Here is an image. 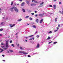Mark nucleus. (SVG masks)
<instances>
[{
    "instance_id": "3",
    "label": "nucleus",
    "mask_w": 63,
    "mask_h": 63,
    "mask_svg": "<svg viewBox=\"0 0 63 63\" xmlns=\"http://www.w3.org/2000/svg\"><path fill=\"white\" fill-rule=\"evenodd\" d=\"M19 53H23V54H24L25 55L27 54L28 53L25 52L23 51H19Z\"/></svg>"
},
{
    "instance_id": "22",
    "label": "nucleus",
    "mask_w": 63,
    "mask_h": 63,
    "mask_svg": "<svg viewBox=\"0 0 63 63\" xmlns=\"http://www.w3.org/2000/svg\"><path fill=\"white\" fill-rule=\"evenodd\" d=\"M50 39V37L49 36H48V38H47V40H49Z\"/></svg>"
},
{
    "instance_id": "60",
    "label": "nucleus",
    "mask_w": 63,
    "mask_h": 63,
    "mask_svg": "<svg viewBox=\"0 0 63 63\" xmlns=\"http://www.w3.org/2000/svg\"><path fill=\"white\" fill-rule=\"evenodd\" d=\"M2 36V34H0V36Z\"/></svg>"
},
{
    "instance_id": "37",
    "label": "nucleus",
    "mask_w": 63,
    "mask_h": 63,
    "mask_svg": "<svg viewBox=\"0 0 63 63\" xmlns=\"http://www.w3.org/2000/svg\"><path fill=\"white\" fill-rule=\"evenodd\" d=\"M38 15L37 14H36V15H35V17H37V16H38Z\"/></svg>"
},
{
    "instance_id": "58",
    "label": "nucleus",
    "mask_w": 63,
    "mask_h": 63,
    "mask_svg": "<svg viewBox=\"0 0 63 63\" xmlns=\"http://www.w3.org/2000/svg\"><path fill=\"white\" fill-rule=\"evenodd\" d=\"M32 39L34 40V37H33L32 38Z\"/></svg>"
},
{
    "instance_id": "54",
    "label": "nucleus",
    "mask_w": 63,
    "mask_h": 63,
    "mask_svg": "<svg viewBox=\"0 0 63 63\" xmlns=\"http://www.w3.org/2000/svg\"><path fill=\"white\" fill-rule=\"evenodd\" d=\"M34 12H35V13H36L37 11H35Z\"/></svg>"
},
{
    "instance_id": "43",
    "label": "nucleus",
    "mask_w": 63,
    "mask_h": 63,
    "mask_svg": "<svg viewBox=\"0 0 63 63\" xmlns=\"http://www.w3.org/2000/svg\"><path fill=\"white\" fill-rule=\"evenodd\" d=\"M32 15H34V14L33 13H32V14H31Z\"/></svg>"
},
{
    "instance_id": "64",
    "label": "nucleus",
    "mask_w": 63,
    "mask_h": 63,
    "mask_svg": "<svg viewBox=\"0 0 63 63\" xmlns=\"http://www.w3.org/2000/svg\"><path fill=\"white\" fill-rule=\"evenodd\" d=\"M5 18V17H4L3 18V19H4Z\"/></svg>"
},
{
    "instance_id": "20",
    "label": "nucleus",
    "mask_w": 63,
    "mask_h": 63,
    "mask_svg": "<svg viewBox=\"0 0 63 63\" xmlns=\"http://www.w3.org/2000/svg\"><path fill=\"white\" fill-rule=\"evenodd\" d=\"M54 9H56V5H54Z\"/></svg>"
},
{
    "instance_id": "55",
    "label": "nucleus",
    "mask_w": 63,
    "mask_h": 63,
    "mask_svg": "<svg viewBox=\"0 0 63 63\" xmlns=\"http://www.w3.org/2000/svg\"><path fill=\"white\" fill-rule=\"evenodd\" d=\"M4 56H5L4 55H2V56H3V57H4Z\"/></svg>"
},
{
    "instance_id": "11",
    "label": "nucleus",
    "mask_w": 63,
    "mask_h": 63,
    "mask_svg": "<svg viewBox=\"0 0 63 63\" xmlns=\"http://www.w3.org/2000/svg\"><path fill=\"white\" fill-rule=\"evenodd\" d=\"M24 2H23L21 5V6H24Z\"/></svg>"
},
{
    "instance_id": "32",
    "label": "nucleus",
    "mask_w": 63,
    "mask_h": 63,
    "mask_svg": "<svg viewBox=\"0 0 63 63\" xmlns=\"http://www.w3.org/2000/svg\"><path fill=\"white\" fill-rule=\"evenodd\" d=\"M44 4V2H41V3H40V5H43V4Z\"/></svg>"
},
{
    "instance_id": "50",
    "label": "nucleus",
    "mask_w": 63,
    "mask_h": 63,
    "mask_svg": "<svg viewBox=\"0 0 63 63\" xmlns=\"http://www.w3.org/2000/svg\"><path fill=\"white\" fill-rule=\"evenodd\" d=\"M57 0H53V1H54V2H55V1H56Z\"/></svg>"
},
{
    "instance_id": "21",
    "label": "nucleus",
    "mask_w": 63,
    "mask_h": 63,
    "mask_svg": "<svg viewBox=\"0 0 63 63\" xmlns=\"http://www.w3.org/2000/svg\"><path fill=\"white\" fill-rule=\"evenodd\" d=\"M57 18H55V21H56H56H57Z\"/></svg>"
},
{
    "instance_id": "41",
    "label": "nucleus",
    "mask_w": 63,
    "mask_h": 63,
    "mask_svg": "<svg viewBox=\"0 0 63 63\" xmlns=\"http://www.w3.org/2000/svg\"><path fill=\"white\" fill-rule=\"evenodd\" d=\"M49 7H52V5H49Z\"/></svg>"
},
{
    "instance_id": "47",
    "label": "nucleus",
    "mask_w": 63,
    "mask_h": 63,
    "mask_svg": "<svg viewBox=\"0 0 63 63\" xmlns=\"http://www.w3.org/2000/svg\"><path fill=\"white\" fill-rule=\"evenodd\" d=\"M59 4H61V2H59Z\"/></svg>"
},
{
    "instance_id": "56",
    "label": "nucleus",
    "mask_w": 63,
    "mask_h": 63,
    "mask_svg": "<svg viewBox=\"0 0 63 63\" xmlns=\"http://www.w3.org/2000/svg\"><path fill=\"white\" fill-rule=\"evenodd\" d=\"M19 1H22V0H19Z\"/></svg>"
},
{
    "instance_id": "8",
    "label": "nucleus",
    "mask_w": 63,
    "mask_h": 63,
    "mask_svg": "<svg viewBox=\"0 0 63 63\" xmlns=\"http://www.w3.org/2000/svg\"><path fill=\"white\" fill-rule=\"evenodd\" d=\"M39 47H40V44H39L38 43L36 46V47L37 48H39Z\"/></svg>"
},
{
    "instance_id": "38",
    "label": "nucleus",
    "mask_w": 63,
    "mask_h": 63,
    "mask_svg": "<svg viewBox=\"0 0 63 63\" xmlns=\"http://www.w3.org/2000/svg\"><path fill=\"white\" fill-rule=\"evenodd\" d=\"M12 40H10V43H12Z\"/></svg>"
},
{
    "instance_id": "30",
    "label": "nucleus",
    "mask_w": 63,
    "mask_h": 63,
    "mask_svg": "<svg viewBox=\"0 0 63 63\" xmlns=\"http://www.w3.org/2000/svg\"><path fill=\"white\" fill-rule=\"evenodd\" d=\"M39 37H40V35H38L36 36V37H37V38H39Z\"/></svg>"
},
{
    "instance_id": "52",
    "label": "nucleus",
    "mask_w": 63,
    "mask_h": 63,
    "mask_svg": "<svg viewBox=\"0 0 63 63\" xmlns=\"http://www.w3.org/2000/svg\"><path fill=\"white\" fill-rule=\"evenodd\" d=\"M20 48L21 49H22V48L21 47H20Z\"/></svg>"
},
{
    "instance_id": "61",
    "label": "nucleus",
    "mask_w": 63,
    "mask_h": 63,
    "mask_svg": "<svg viewBox=\"0 0 63 63\" xmlns=\"http://www.w3.org/2000/svg\"><path fill=\"white\" fill-rule=\"evenodd\" d=\"M27 25H29V24H27Z\"/></svg>"
},
{
    "instance_id": "4",
    "label": "nucleus",
    "mask_w": 63,
    "mask_h": 63,
    "mask_svg": "<svg viewBox=\"0 0 63 63\" xmlns=\"http://www.w3.org/2000/svg\"><path fill=\"white\" fill-rule=\"evenodd\" d=\"M4 25H5V23L4 22H1L0 24V26H3Z\"/></svg>"
},
{
    "instance_id": "9",
    "label": "nucleus",
    "mask_w": 63,
    "mask_h": 63,
    "mask_svg": "<svg viewBox=\"0 0 63 63\" xmlns=\"http://www.w3.org/2000/svg\"><path fill=\"white\" fill-rule=\"evenodd\" d=\"M43 19H42L41 20H40V23H42L43 22Z\"/></svg>"
},
{
    "instance_id": "28",
    "label": "nucleus",
    "mask_w": 63,
    "mask_h": 63,
    "mask_svg": "<svg viewBox=\"0 0 63 63\" xmlns=\"http://www.w3.org/2000/svg\"><path fill=\"white\" fill-rule=\"evenodd\" d=\"M3 29H0V31H3Z\"/></svg>"
},
{
    "instance_id": "36",
    "label": "nucleus",
    "mask_w": 63,
    "mask_h": 63,
    "mask_svg": "<svg viewBox=\"0 0 63 63\" xmlns=\"http://www.w3.org/2000/svg\"><path fill=\"white\" fill-rule=\"evenodd\" d=\"M57 30L58 31V29H59V28L58 27H57Z\"/></svg>"
},
{
    "instance_id": "39",
    "label": "nucleus",
    "mask_w": 63,
    "mask_h": 63,
    "mask_svg": "<svg viewBox=\"0 0 63 63\" xmlns=\"http://www.w3.org/2000/svg\"><path fill=\"white\" fill-rule=\"evenodd\" d=\"M1 45H4V44L3 43H1Z\"/></svg>"
},
{
    "instance_id": "26",
    "label": "nucleus",
    "mask_w": 63,
    "mask_h": 63,
    "mask_svg": "<svg viewBox=\"0 0 63 63\" xmlns=\"http://www.w3.org/2000/svg\"><path fill=\"white\" fill-rule=\"evenodd\" d=\"M13 2L12 1L11 2V6H12V5H13Z\"/></svg>"
},
{
    "instance_id": "45",
    "label": "nucleus",
    "mask_w": 63,
    "mask_h": 63,
    "mask_svg": "<svg viewBox=\"0 0 63 63\" xmlns=\"http://www.w3.org/2000/svg\"><path fill=\"white\" fill-rule=\"evenodd\" d=\"M17 46L18 47L19 46V44H17Z\"/></svg>"
},
{
    "instance_id": "31",
    "label": "nucleus",
    "mask_w": 63,
    "mask_h": 63,
    "mask_svg": "<svg viewBox=\"0 0 63 63\" xmlns=\"http://www.w3.org/2000/svg\"><path fill=\"white\" fill-rule=\"evenodd\" d=\"M11 46H12V47H14V46H15V45L13 44H12V45Z\"/></svg>"
},
{
    "instance_id": "42",
    "label": "nucleus",
    "mask_w": 63,
    "mask_h": 63,
    "mask_svg": "<svg viewBox=\"0 0 63 63\" xmlns=\"http://www.w3.org/2000/svg\"><path fill=\"white\" fill-rule=\"evenodd\" d=\"M28 57H31V56L29 55L28 56Z\"/></svg>"
},
{
    "instance_id": "13",
    "label": "nucleus",
    "mask_w": 63,
    "mask_h": 63,
    "mask_svg": "<svg viewBox=\"0 0 63 63\" xmlns=\"http://www.w3.org/2000/svg\"><path fill=\"white\" fill-rule=\"evenodd\" d=\"M36 4L32 3L31 4V6H36Z\"/></svg>"
},
{
    "instance_id": "62",
    "label": "nucleus",
    "mask_w": 63,
    "mask_h": 63,
    "mask_svg": "<svg viewBox=\"0 0 63 63\" xmlns=\"http://www.w3.org/2000/svg\"><path fill=\"white\" fill-rule=\"evenodd\" d=\"M43 6V5L42 6H41V5H40V7H42Z\"/></svg>"
},
{
    "instance_id": "63",
    "label": "nucleus",
    "mask_w": 63,
    "mask_h": 63,
    "mask_svg": "<svg viewBox=\"0 0 63 63\" xmlns=\"http://www.w3.org/2000/svg\"><path fill=\"white\" fill-rule=\"evenodd\" d=\"M16 38H17V36H16Z\"/></svg>"
},
{
    "instance_id": "27",
    "label": "nucleus",
    "mask_w": 63,
    "mask_h": 63,
    "mask_svg": "<svg viewBox=\"0 0 63 63\" xmlns=\"http://www.w3.org/2000/svg\"><path fill=\"white\" fill-rule=\"evenodd\" d=\"M29 17V16H26L25 17V18H28Z\"/></svg>"
},
{
    "instance_id": "33",
    "label": "nucleus",
    "mask_w": 63,
    "mask_h": 63,
    "mask_svg": "<svg viewBox=\"0 0 63 63\" xmlns=\"http://www.w3.org/2000/svg\"><path fill=\"white\" fill-rule=\"evenodd\" d=\"M34 3H37V1L34 0Z\"/></svg>"
},
{
    "instance_id": "1",
    "label": "nucleus",
    "mask_w": 63,
    "mask_h": 63,
    "mask_svg": "<svg viewBox=\"0 0 63 63\" xmlns=\"http://www.w3.org/2000/svg\"><path fill=\"white\" fill-rule=\"evenodd\" d=\"M9 40H8L6 41V47H9Z\"/></svg>"
},
{
    "instance_id": "53",
    "label": "nucleus",
    "mask_w": 63,
    "mask_h": 63,
    "mask_svg": "<svg viewBox=\"0 0 63 63\" xmlns=\"http://www.w3.org/2000/svg\"><path fill=\"white\" fill-rule=\"evenodd\" d=\"M35 1V0H32V2H33V1Z\"/></svg>"
},
{
    "instance_id": "7",
    "label": "nucleus",
    "mask_w": 63,
    "mask_h": 63,
    "mask_svg": "<svg viewBox=\"0 0 63 63\" xmlns=\"http://www.w3.org/2000/svg\"><path fill=\"white\" fill-rule=\"evenodd\" d=\"M14 9V7H13L10 9V10L11 11H12V12H13V11H14V10H13Z\"/></svg>"
},
{
    "instance_id": "5",
    "label": "nucleus",
    "mask_w": 63,
    "mask_h": 63,
    "mask_svg": "<svg viewBox=\"0 0 63 63\" xmlns=\"http://www.w3.org/2000/svg\"><path fill=\"white\" fill-rule=\"evenodd\" d=\"M1 47H2V48H3L4 49V50H7V49H8V48L7 47H5L4 46H1Z\"/></svg>"
},
{
    "instance_id": "15",
    "label": "nucleus",
    "mask_w": 63,
    "mask_h": 63,
    "mask_svg": "<svg viewBox=\"0 0 63 63\" xmlns=\"http://www.w3.org/2000/svg\"><path fill=\"white\" fill-rule=\"evenodd\" d=\"M22 20V19L21 18H20L19 19H18L17 20V21H21V20Z\"/></svg>"
},
{
    "instance_id": "44",
    "label": "nucleus",
    "mask_w": 63,
    "mask_h": 63,
    "mask_svg": "<svg viewBox=\"0 0 63 63\" xmlns=\"http://www.w3.org/2000/svg\"><path fill=\"white\" fill-rule=\"evenodd\" d=\"M12 24H9V25H10V26H12Z\"/></svg>"
},
{
    "instance_id": "23",
    "label": "nucleus",
    "mask_w": 63,
    "mask_h": 63,
    "mask_svg": "<svg viewBox=\"0 0 63 63\" xmlns=\"http://www.w3.org/2000/svg\"><path fill=\"white\" fill-rule=\"evenodd\" d=\"M60 13H61V14H62V15H63V11H62V12H61V11H59Z\"/></svg>"
},
{
    "instance_id": "17",
    "label": "nucleus",
    "mask_w": 63,
    "mask_h": 63,
    "mask_svg": "<svg viewBox=\"0 0 63 63\" xmlns=\"http://www.w3.org/2000/svg\"><path fill=\"white\" fill-rule=\"evenodd\" d=\"M38 16H43V15L42 14H39L38 15Z\"/></svg>"
},
{
    "instance_id": "18",
    "label": "nucleus",
    "mask_w": 63,
    "mask_h": 63,
    "mask_svg": "<svg viewBox=\"0 0 63 63\" xmlns=\"http://www.w3.org/2000/svg\"><path fill=\"white\" fill-rule=\"evenodd\" d=\"M36 22H37V23H38L39 22V20L38 19H36Z\"/></svg>"
},
{
    "instance_id": "51",
    "label": "nucleus",
    "mask_w": 63,
    "mask_h": 63,
    "mask_svg": "<svg viewBox=\"0 0 63 63\" xmlns=\"http://www.w3.org/2000/svg\"><path fill=\"white\" fill-rule=\"evenodd\" d=\"M18 34V32H17L16 33V35H17V34Z\"/></svg>"
},
{
    "instance_id": "6",
    "label": "nucleus",
    "mask_w": 63,
    "mask_h": 63,
    "mask_svg": "<svg viewBox=\"0 0 63 63\" xmlns=\"http://www.w3.org/2000/svg\"><path fill=\"white\" fill-rule=\"evenodd\" d=\"M33 36H34V35H31L30 36H28V37H25V38L26 39H28V38H29V37H33Z\"/></svg>"
},
{
    "instance_id": "12",
    "label": "nucleus",
    "mask_w": 63,
    "mask_h": 63,
    "mask_svg": "<svg viewBox=\"0 0 63 63\" xmlns=\"http://www.w3.org/2000/svg\"><path fill=\"white\" fill-rule=\"evenodd\" d=\"M32 27L33 28H36L37 27H36V26L35 25H33L32 26Z\"/></svg>"
},
{
    "instance_id": "46",
    "label": "nucleus",
    "mask_w": 63,
    "mask_h": 63,
    "mask_svg": "<svg viewBox=\"0 0 63 63\" xmlns=\"http://www.w3.org/2000/svg\"><path fill=\"white\" fill-rule=\"evenodd\" d=\"M17 5L18 6H19V3H18L17 4Z\"/></svg>"
},
{
    "instance_id": "40",
    "label": "nucleus",
    "mask_w": 63,
    "mask_h": 63,
    "mask_svg": "<svg viewBox=\"0 0 63 63\" xmlns=\"http://www.w3.org/2000/svg\"><path fill=\"white\" fill-rule=\"evenodd\" d=\"M52 43V41H51V42H50L48 43V44H49L50 43Z\"/></svg>"
},
{
    "instance_id": "24",
    "label": "nucleus",
    "mask_w": 63,
    "mask_h": 63,
    "mask_svg": "<svg viewBox=\"0 0 63 63\" xmlns=\"http://www.w3.org/2000/svg\"><path fill=\"white\" fill-rule=\"evenodd\" d=\"M56 43H57V42H54L53 43V44L54 45L55 44H56Z\"/></svg>"
},
{
    "instance_id": "29",
    "label": "nucleus",
    "mask_w": 63,
    "mask_h": 63,
    "mask_svg": "<svg viewBox=\"0 0 63 63\" xmlns=\"http://www.w3.org/2000/svg\"><path fill=\"white\" fill-rule=\"evenodd\" d=\"M29 19H30L31 20H32V18L31 17H30Z\"/></svg>"
},
{
    "instance_id": "35",
    "label": "nucleus",
    "mask_w": 63,
    "mask_h": 63,
    "mask_svg": "<svg viewBox=\"0 0 63 63\" xmlns=\"http://www.w3.org/2000/svg\"><path fill=\"white\" fill-rule=\"evenodd\" d=\"M52 33V32H51V31H50L49 32H48V33L49 34L51 33Z\"/></svg>"
},
{
    "instance_id": "10",
    "label": "nucleus",
    "mask_w": 63,
    "mask_h": 63,
    "mask_svg": "<svg viewBox=\"0 0 63 63\" xmlns=\"http://www.w3.org/2000/svg\"><path fill=\"white\" fill-rule=\"evenodd\" d=\"M15 25H16V24H14L13 25H12L11 26H10V28H12V27H14V26H15Z\"/></svg>"
},
{
    "instance_id": "16",
    "label": "nucleus",
    "mask_w": 63,
    "mask_h": 63,
    "mask_svg": "<svg viewBox=\"0 0 63 63\" xmlns=\"http://www.w3.org/2000/svg\"><path fill=\"white\" fill-rule=\"evenodd\" d=\"M0 50H1V51H0V53H1L2 52H3L4 51V50L3 49H2L1 48H0Z\"/></svg>"
},
{
    "instance_id": "34",
    "label": "nucleus",
    "mask_w": 63,
    "mask_h": 63,
    "mask_svg": "<svg viewBox=\"0 0 63 63\" xmlns=\"http://www.w3.org/2000/svg\"><path fill=\"white\" fill-rule=\"evenodd\" d=\"M57 30H55L54 31V32H57Z\"/></svg>"
},
{
    "instance_id": "19",
    "label": "nucleus",
    "mask_w": 63,
    "mask_h": 63,
    "mask_svg": "<svg viewBox=\"0 0 63 63\" xmlns=\"http://www.w3.org/2000/svg\"><path fill=\"white\" fill-rule=\"evenodd\" d=\"M22 11H23V13H25V9H23Z\"/></svg>"
},
{
    "instance_id": "59",
    "label": "nucleus",
    "mask_w": 63,
    "mask_h": 63,
    "mask_svg": "<svg viewBox=\"0 0 63 63\" xmlns=\"http://www.w3.org/2000/svg\"><path fill=\"white\" fill-rule=\"evenodd\" d=\"M2 61H4V62H5V60H2Z\"/></svg>"
},
{
    "instance_id": "2",
    "label": "nucleus",
    "mask_w": 63,
    "mask_h": 63,
    "mask_svg": "<svg viewBox=\"0 0 63 63\" xmlns=\"http://www.w3.org/2000/svg\"><path fill=\"white\" fill-rule=\"evenodd\" d=\"M14 10L16 13H18V9L16 7H14Z\"/></svg>"
},
{
    "instance_id": "48",
    "label": "nucleus",
    "mask_w": 63,
    "mask_h": 63,
    "mask_svg": "<svg viewBox=\"0 0 63 63\" xmlns=\"http://www.w3.org/2000/svg\"><path fill=\"white\" fill-rule=\"evenodd\" d=\"M38 33V32H37V31H36L35 32V34H36V33Z\"/></svg>"
},
{
    "instance_id": "14",
    "label": "nucleus",
    "mask_w": 63,
    "mask_h": 63,
    "mask_svg": "<svg viewBox=\"0 0 63 63\" xmlns=\"http://www.w3.org/2000/svg\"><path fill=\"white\" fill-rule=\"evenodd\" d=\"M26 3H27V4H28V5H29V1L28 0H26Z\"/></svg>"
},
{
    "instance_id": "25",
    "label": "nucleus",
    "mask_w": 63,
    "mask_h": 63,
    "mask_svg": "<svg viewBox=\"0 0 63 63\" xmlns=\"http://www.w3.org/2000/svg\"><path fill=\"white\" fill-rule=\"evenodd\" d=\"M9 50L10 51V52H13V50H11L10 49H9Z\"/></svg>"
},
{
    "instance_id": "49",
    "label": "nucleus",
    "mask_w": 63,
    "mask_h": 63,
    "mask_svg": "<svg viewBox=\"0 0 63 63\" xmlns=\"http://www.w3.org/2000/svg\"><path fill=\"white\" fill-rule=\"evenodd\" d=\"M32 40V39L31 38L29 39V40Z\"/></svg>"
},
{
    "instance_id": "57",
    "label": "nucleus",
    "mask_w": 63,
    "mask_h": 63,
    "mask_svg": "<svg viewBox=\"0 0 63 63\" xmlns=\"http://www.w3.org/2000/svg\"><path fill=\"white\" fill-rule=\"evenodd\" d=\"M58 27H60V25L59 24L58 25Z\"/></svg>"
}]
</instances>
